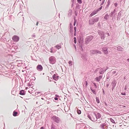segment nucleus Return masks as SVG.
Here are the masks:
<instances>
[{"instance_id": "1", "label": "nucleus", "mask_w": 129, "mask_h": 129, "mask_svg": "<svg viewBox=\"0 0 129 129\" xmlns=\"http://www.w3.org/2000/svg\"><path fill=\"white\" fill-rule=\"evenodd\" d=\"M96 116V114L95 113H94L92 115H87L88 118L92 121H95L97 120Z\"/></svg>"}, {"instance_id": "2", "label": "nucleus", "mask_w": 129, "mask_h": 129, "mask_svg": "<svg viewBox=\"0 0 129 129\" xmlns=\"http://www.w3.org/2000/svg\"><path fill=\"white\" fill-rule=\"evenodd\" d=\"M99 17L96 18H93L92 19L89 20V24L93 25L96 22H98L99 20Z\"/></svg>"}, {"instance_id": "3", "label": "nucleus", "mask_w": 129, "mask_h": 129, "mask_svg": "<svg viewBox=\"0 0 129 129\" xmlns=\"http://www.w3.org/2000/svg\"><path fill=\"white\" fill-rule=\"evenodd\" d=\"M51 119L56 123H58L60 121V119L58 117L54 115L52 116Z\"/></svg>"}, {"instance_id": "4", "label": "nucleus", "mask_w": 129, "mask_h": 129, "mask_svg": "<svg viewBox=\"0 0 129 129\" xmlns=\"http://www.w3.org/2000/svg\"><path fill=\"white\" fill-rule=\"evenodd\" d=\"M49 63L52 64H54L56 62L55 57L53 56H51L49 58Z\"/></svg>"}, {"instance_id": "5", "label": "nucleus", "mask_w": 129, "mask_h": 129, "mask_svg": "<svg viewBox=\"0 0 129 129\" xmlns=\"http://www.w3.org/2000/svg\"><path fill=\"white\" fill-rule=\"evenodd\" d=\"M93 36H90L86 37L85 39V42L86 44H87L93 38Z\"/></svg>"}, {"instance_id": "6", "label": "nucleus", "mask_w": 129, "mask_h": 129, "mask_svg": "<svg viewBox=\"0 0 129 129\" xmlns=\"http://www.w3.org/2000/svg\"><path fill=\"white\" fill-rule=\"evenodd\" d=\"M98 34L100 36L102 39H104L105 36V33L103 31L99 30L98 31Z\"/></svg>"}, {"instance_id": "7", "label": "nucleus", "mask_w": 129, "mask_h": 129, "mask_svg": "<svg viewBox=\"0 0 129 129\" xmlns=\"http://www.w3.org/2000/svg\"><path fill=\"white\" fill-rule=\"evenodd\" d=\"M109 123L107 121H105L104 123L101 124L100 127L102 129H105V127H108V124Z\"/></svg>"}, {"instance_id": "8", "label": "nucleus", "mask_w": 129, "mask_h": 129, "mask_svg": "<svg viewBox=\"0 0 129 129\" xmlns=\"http://www.w3.org/2000/svg\"><path fill=\"white\" fill-rule=\"evenodd\" d=\"M78 45L79 47L80 48V50L82 51H83V49L82 47V45L83 42V41L81 39H80L78 40Z\"/></svg>"}, {"instance_id": "9", "label": "nucleus", "mask_w": 129, "mask_h": 129, "mask_svg": "<svg viewBox=\"0 0 129 129\" xmlns=\"http://www.w3.org/2000/svg\"><path fill=\"white\" fill-rule=\"evenodd\" d=\"M12 39L14 42H17L19 40V38L17 35H14L12 37Z\"/></svg>"}, {"instance_id": "10", "label": "nucleus", "mask_w": 129, "mask_h": 129, "mask_svg": "<svg viewBox=\"0 0 129 129\" xmlns=\"http://www.w3.org/2000/svg\"><path fill=\"white\" fill-rule=\"evenodd\" d=\"M91 53L93 54H101V52L99 50H92L90 51Z\"/></svg>"}, {"instance_id": "11", "label": "nucleus", "mask_w": 129, "mask_h": 129, "mask_svg": "<svg viewBox=\"0 0 129 129\" xmlns=\"http://www.w3.org/2000/svg\"><path fill=\"white\" fill-rule=\"evenodd\" d=\"M116 11L115 9H114L113 11H112L111 13L110 14V16L111 17H113L112 18V19H113V18H114L115 17V16L116 15H115V13L116 12Z\"/></svg>"}, {"instance_id": "12", "label": "nucleus", "mask_w": 129, "mask_h": 129, "mask_svg": "<svg viewBox=\"0 0 129 129\" xmlns=\"http://www.w3.org/2000/svg\"><path fill=\"white\" fill-rule=\"evenodd\" d=\"M116 81L115 80H114L112 82V90H113L115 88V87L116 86Z\"/></svg>"}, {"instance_id": "13", "label": "nucleus", "mask_w": 129, "mask_h": 129, "mask_svg": "<svg viewBox=\"0 0 129 129\" xmlns=\"http://www.w3.org/2000/svg\"><path fill=\"white\" fill-rule=\"evenodd\" d=\"M37 70L39 71H41L43 70V67L41 64H38L37 67Z\"/></svg>"}, {"instance_id": "14", "label": "nucleus", "mask_w": 129, "mask_h": 129, "mask_svg": "<svg viewBox=\"0 0 129 129\" xmlns=\"http://www.w3.org/2000/svg\"><path fill=\"white\" fill-rule=\"evenodd\" d=\"M57 75V74H54L52 77L53 79L55 81H57L58 79L59 76Z\"/></svg>"}, {"instance_id": "15", "label": "nucleus", "mask_w": 129, "mask_h": 129, "mask_svg": "<svg viewBox=\"0 0 129 129\" xmlns=\"http://www.w3.org/2000/svg\"><path fill=\"white\" fill-rule=\"evenodd\" d=\"M102 50L104 53L105 54H108V48L107 47H104L102 48Z\"/></svg>"}, {"instance_id": "16", "label": "nucleus", "mask_w": 129, "mask_h": 129, "mask_svg": "<svg viewBox=\"0 0 129 129\" xmlns=\"http://www.w3.org/2000/svg\"><path fill=\"white\" fill-rule=\"evenodd\" d=\"M98 12L97 10H94L90 14L89 17H91L93 15H94L95 14H96Z\"/></svg>"}, {"instance_id": "17", "label": "nucleus", "mask_w": 129, "mask_h": 129, "mask_svg": "<svg viewBox=\"0 0 129 129\" xmlns=\"http://www.w3.org/2000/svg\"><path fill=\"white\" fill-rule=\"evenodd\" d=\"M103 77L102 75H101L98 77H96L95 78V79L96 81L99 82L100 80L102 79Z\"/></svg>"}, {"instance_id": "18", "label": "nucleus", "mask_w": 129, "mask_h": 129, "mask_svg": "<svg viewBox=\"0 0 129 129\" xmlns=\"http://www.w3.org/2000/svg\"><path fill=\"white\" fill-rule=\"evenodd\" d=\"M117 50L119 51H123L124 49L120 46H118L117 47Z\"/></svg>"}, {"instance_id": "19", "label": "nucleus", "mask_w": 129, "mask_h": 129, "mask_svg": "<svg viewBox=\"0 0 129 129\" xmlns=\"http://www.w3.org/2000/svg\"><path fill=\"white\" fill-rule=\"evenodd\" d=\"M19 94L21 95H25V91L23 90H21L20 91Z\"/></svg>"}, {"instance_id": "20", "label": "nucleus", "mask_w": 129, "mask_h": 129, "mask_svg": "<svg viewBox=\"0 0 129 129\" xmlns=\"http://www.w3.org/2000/svg\"><path fill=\"white\" fill-rule=\"evenodd\" d=\"M70 32L71 34H73V26L72 25V24L70 23Z\"/></svg>"}, {"instance_id": "21", "label": "nucleus", "mask_w": 129, "mask_h": 129, "mask_svg": "<svg viewBox=\"0 0 129 129\" xmlns=\"http://www.w3.org/2000/svg\"><path fill=\"white\" fill-rule=\"evenodd\" d=\"M106 72V70L103 68H101L100 70V71H99V73L100 74H103Z\"/></svg>"}, {"instance_id": "22", "label": "nucleus", "mask_w": 129, "mask_h": 129, "mask_svg": "<svg viewBox=\"0 0 129 129\" xmlns=\"http://www.w3.org/2000/svg\"><path fill=\"white\" fill-rule=\"evenodd\" d=\"M81 57L84 60H87L86 56L85 54H82L81 55Z\"/></svg>"}, {"instance_id": "23", "label": "nucleus", "mask_w": 129, "mask_h": 129, "mask_svg": "<svg viewBox=\"0 0 129 129\" xmlns=\"http://www.w3.org/2000/svg\"><path fill=\"white\" fill-rule=\"evenodd\" d=\"M72 13V10L71 9H70L68 11V16L69 17H70Z\"/></svg>"}, {"instance_id": "24", "label": "nucleus", "mask_w": 129, "mask_h": 129, "mask_svg": "<svg viewBox=\"0 0 129 129\" xmlns=\"http://www.w3.org/2000/svg\"><path fill=\"white\" fill-rule=\"evenodd\" d=\"M61 45H60L59 44H57L55 46H54V47H55L56 48L59 49H60L61 48Z\"/></svg>"}, {"instance_id": "25", "label": "nucleus", "mask_w": 129, "mask_h": 129, "mask_svg": "<svg viewBox=\"0 0 129 129\" xmlns=\"http://www.w3.org/2000/svg\"><path fill=\"white\" fill-rule=\"evenodd\" d=\"M101 117V115L99 113H98L97 115L96 114V119H99Z\"/></svg>"}, {"instance_id": "26", "label": "nucleus", "mask_w": 129, "mask_h": 129, "mask_svg": "<svg viewBox=\"0 0 129 129\" xmlns=\"http://www.w3.org/2000/svg\"><path fill=\"white\" fill-rule=\"evenodd\" d=\"M18 113L17 112L14 111H13V116H17Z\"/></svg>"}, {"instance_id": "27", "label": "nucleus", "mask_w": 129, "mask_h": 129, "mask_svg": "<svg viewBox=\"0 0 129 129\" xmlns=\"http://www.w3.org/2000/svg\"><path fill=\"white\" fill-rule=\"evenodd\" d=\"M90 89L91 91L95 95H96V92L95 90L93 89L91 87H90Z\"/></svg>"}, {"instance_id": "28", "label": "nucleus", "mask_w": 129, "mask_h": 129, "mask_svg": "<svg viewBox=\"0 0 129 129\" xmlns=\"http://www.w3.org/2000/svg\"><path fill=\"white\" fill-rule=\"evenodd\" d=\"M110 4V0H108L107 2V4L106 5V8H107L109 7Z\"/></svg>"}, {"instance_id": "29", "label": "nucleus", "mask_w": 129, "mask_h": 129, "mask_svg": "<svg viewBox=\"0 0 129 129\" xmlns=\"http://www.w3.org/2000/svg\"><path fill=\"white\" fill-rule=\"evenodd\" d=\"M96 101L97 103L98 104H99L100 103V100L99 98L97 97H96Z\"/></svg>"}, {"instance_id": "30", "label": "nucleus", "mask_w": 129, "mask_h": 129, "mask_svg": "<svg viewBox=\"0 0 129 129\" xmlns=\"http://www.w3.org/2000/svg\"><path fill=\"white\" fill-rule=\"evenodd\" d=\"M74 22L73 24V25L74 26H75L76 24V22L77 21V20H76V17H74Z\"/></svg>"}, {"instance_id": "31", "label": "nucleus", "mask_w": 129, "mask_h": 129, "mask_svg": "<svg viewBox=\"0 0 129 129\" xmlns=\"http://www.w3.org/2000/svg\"><path fill=\"white\" fill-rule=\"evenodd\" d=\"M103 8V6H101L100 7L98 8L97 9H96L97 10L98 12L99 11H100Z\"/></svg>"}, {"instance_id": "32", "label": "nucleus", "mask_w": 129, "mask_h": 129, "mask_svg": "<svg viewBox=\"0 0 129 129\" xmlns=\"http://www.w3.org/2000/svg\"><path fill=\"white\" fill-rule=\"evenodd\" d=\"M110 121L112 123H115V121H114V120L112 118H110Z\"/></svg>"}, {"instance_id": "33", "label": "nucleus", "mask_w": 129, "mask_h": 129, "mask_svg": "<svg viewBox=\"0 0 129 129\" xmlns=\"http://www.w3.org/2000/svg\"><path fill=\"white\" fill-rule=\"evenodd\" d=\"M77 112L79 114H80L81 113V111L80 110L78 109L77 111Z\"/></svg>"}, {"instance_id": "34", "label": "nucleus", "mask_w": 129, "mask_h": 129, "mask_svg": "<svg viewBox=\"0 0 129 129\" xmlns=\"http://www.w3.org/2000/svg\"><path fill=\"white\" fill-rule=\"evenodd\" d=\"M109 17L107 16H105L104 17V19L106 20H107L109 18Z\"/></svg>"}, {"instance_id": "35", "label": "nucleus", "mask_w": 129, "mask_h": 129, "mask_svg": "<svg viewBox=\"0 0 129 129\" xmlns=\"http://www.w3.org/2000/svg\"><path fill=\"white\" fill-rule=\"evenodd\" d=\"M51 129H56L55 126L54 125H52Z\"/></svg>"}, {"instance_id": "36", "label": "nucleus", "mask_w": 129, "mask_h": 129, "mask_svg": "<svg viewBox=\"0 0 129 129\" xmlns=\"http://www.w3.org/2000/svg\"><path fill=\"white\" fill-rule=\"evenodd\" d=\"M122 13V12L121 11H120L118 14L117 16V17H118V16H120L121 14V13Z\"/></svg>"}, {"instance_id": "37", "label": "nucleus", "mask_w": 129, "mask_h": 129, "mask_svg": "<svg viewBox=\"0 0 129 129\" xmlns=\"http://www.w3.org/2000/svg\"><path fill=\"white\" fill-rule=\"evenodd\" d=\"M53 49V47H52L50 49V52L52 53H54V51H53L52 50Z\"/></svg>"}, {"instance_id": "38", "label": "nucleus", "mask_w": 129, "mask_h": 129, "mask_svg": "<svg viewBox=\"0 0 129 129\" xmlns=\"http://www.w3.org/2000/svg\"><path fill=\"white\" fill-rule=\"evenodd\" d=\"M92 83H93V85L94 86L95 88H97V86L96 83L94 82H93Z\"/></svg>"}, {"instance_id": "39", "label": "nucleus", "mask_w": 129, "mask_h": 129, "mask_svg": "<svg viewBox=\"0 0 129 129\" xmlns=\"http://www.w3.org/2000/svg\"><path fill=\"white\" fill-rule=\"evenodd\" d=\"M77 2L79 4H81L82 3V1L81 0H77Z\"/></svg>"}, {"instance_id": "40", "label": "nucleus", "mask_w": 129, "mask_h": 129, "mask_svg": "<svg viewBox=\"0 0 129 129\" xmlns=\"http://www.w3.org/2000/svg\"><path fill=\"white\" fill-rule=\"evenodd\" d=\"M100 69L99 68H97L96 69V70H95V71H94V73H97L99 69Z\"/></svg>"}, {"instance_id": "41", "label": "nucleus", "mask_w": 129, "mask_h": 129, "mask_svg": "<svg viewBox=\"0 0 129 129\" xmlns=\"http://www.w3.org/2000/svg\"><path fill=\"white\" fill-rule=\"evenodd\" d=\"M74 42L75 44H76V38L75 37H74Z\"/></svg>"}, {"instance_id": "42", "label": "nucleus", "mask_w": 129, "mask_h": 129, "mask_svg": "<svg viewBox=\"0 0 129 129\" xmlns=\"http://www.w3.org/2000/svg\"><path fill=\"white\" fill-rule=\"evenodd\" d=\"M105 1V0H103L102 1V2L101 4H100V6H101L103 5Z\"/></svg>"}, {"instance_id": "43", "label": "nucleus", "mask_w": 129, "mask_h": 129, "mask_svg": "<svg viewBox=\"0 0 129 129\" xmlns=\"http://www.w3.org/2000/svg\"><path fill=\"white\" fill-rule=\"evenodd\" d=\"M68 63L71 65L72 64V62L70 60L69 61Z\"/></svg>"}, {"instance_id": "44", "label": "nucleus", "mask_w": 129, "mask_h": 129, "mask_svg": "<svg viewBox=\"0 0 129 129\" xmlns=\"http://www.w3.org/2000/svg\"><path fill=\"white\" fill-rule=\"evenodd\" d=\"M110 77V76L109 75V74H107L106 77L107 79H108Z\"/></svg>"}, {"instance_id": "45", "label": "nucleus", "mask_w": 129, "mask_h": 129, "mask_svg": "<svg viewBox=\"0 0 129 129\" xmlns=\"http://www.w3.org/2000/svg\"><path fill=\"white\" fill-rule=\"evenodd\" d=\"M121 94L122 95H126V93L125 92H121Z\"/></svg>"}, {"instance_id": "46", "label": "nucleus", "mask_w": 129, "mask_h": 129, "mask_svg": "<svg viewBox=\"0 0 129 129\" xmlns=\"http://www.w3.org/2000/svg\"><path fill=\"white\" fill-rule=\"evenodd\" d=\"M118 5V4L117 3H115L114 4V5L115 6V7H116Z\"/></svg>"}, {"instance_id": "47", "label": "nucleus", "mask_w": 129, "mask_h": 129, "mask_svg": "<svg viewBox=\"0 0 129 129\" xmlns=\"http://www.w3.org/2000/svg\"><path fill=\"white\" fill-rule=\"evenodd\" d=\"M103 92V95H105V92L104 89L103 88H102V89Z\"/></svg>"}, {"instance_id": "48", "label": "nucleus", "mask_w": 129, "mask_h": 129, "mask_svg": "<svg viewBox=\"0 0 129 129\" xmlns=\"http://www.w3.org/2000/svg\"><path fill=\"white\" fill-rule=\"evenodd\" d=\"M55 97L58 98L59 97V96L58 95L56 94L55 95Z\"/></svg>"}, {"instance_id": "49", "label": "nucleus", "mask_w": 129, "mask_h": 129, "mask_svg": "<svg viewBox=\"0 0 129 129\" xmlns=\"http://www.w3.org/2000/svg\"><path fill=\"white\" fill-rule=\"evenodd\" d=\"M52 50H53V51H54V53H55V52H56V50L55 49V48H53V47Z\"/></svg>"}, {"instance_id": "50", "label": "nucleus", "mask_w": 129, "mask_h": 129, "mask_svg": "<svg viewBox=\"0 0 129 129\" xmlns=\"http://www.w3.org/2000/svg\"><path fill=\"white\" fill-rule=\"evenodd\" d=\"M89 126L88 125L86 124L85 126V127L86 128H89Z\"/></svg>"}, {"instance_id": "51", "label": "nucleus", "mask_w": 129, "mask_h": 129, "mask_svg": "<svg viewBox=\"0 0 129 129\" xmlns=\"http://www.w3.org/2000/svg\"><path fill=\"white\" fill-rule=\"evenodd\" d=\"M85 85L86 87H87L88 85V83L87 81H85Z\"/></svg>"}, {"instance_id": "52", "label": "nucleus", "mask_w": 129, "mask_h": 129, "mask_svg": "<svg viewBox=\"0 0 129 129\" xmlns=\"http://www.w3.org/2000/svg\"><path fill=\"white\" fill-rule=\"evenodd\" d=\"M14 48L15 49H18V47L17 46H15Z\"/></svg>"}, {"instance_id": "53", "label": "nucleus", "mask_w": 129, "mask_h": 129, "mask_svg": "<svg viewBox=\"0 0 129 129\" xmlns=\"http://www.w3.org/2000/svg\"><path fill=\"white\" fill-rule=\"evenodd\" d=\"M58 98L56 97H55L54 98V99L55 100H58Z\"/></svg>"}, {"instance_id": "54", "label": "nucleus", "mask_w": 129, "mask_h": 129, "mask_svg": "<svg viewBox=\"0 0 129 129\" xmlns=\"http://www.w3.org/2000/svg\"><path fill=\"white\" fill-rule=\"evenodd\" d=\"M76 8L78 9H79L80 8L79 5H77L76 6Z\"/></svg>"}, {"instance_id": "55", "label": "nucleus", "mask_w": 129, "mask_h": 129, "mask_svg": "<svg viewBox=\"0 0 129 129\" xmlns=\"http://www.w3.org/2000/svg\"><path fill=\"white\" fill-rule=\"evenodd\" d=\"M74 32H76V26H75L74 27Z\"/></svg>"}, {"instance_id": "56", "label": "nucleus", "mask_w": 129, "mask_h": 129, "mask_svg": "<svg viewBox=\"0 0 129 129\" xmlns=\"http://www.w3.org/2000/svg\"><path fill=\"white\" fill-rule=\"evenodd\" d=\"M105 16H110V15H108V14H107V13H106L105 14Z\"/></svg>"}, {"instance_id": "57", "label": "nucleus", "mask_w": 129, "mask_h": 129, "mask_svg": "<svg viewBox=\"0 0 129 129\" xmlns=\"http://www.w3.org/2000/svg\"><path fill=\"white\" fill-rule=\"evenodd\" d=\"M31 86V84H30V83H28V84H27V86Z\"/></svg>"}, {"instance_id": "58", "label": "nucleus", "mask_w": 129, "mask_h": 129, "mask_svg": "<svg viewBox=\"0 0 129 129\" xmlns=\"http://www.w3.org/2000/svg\"><path fill=\"white\" fill-rule=\"evenodd\" d=\"M104 104H105V106H108V105H107V103H106V102H104Z\"/></svg>"}, {"instance_id": "59", "label": "nucleus", "mask_w": 129, "mask_h": 129, "mask_svg": "<svg viewBox=\"0 0 129 129\" xmlns=\"http://www.w3.org/2000/svg\"><path fill=\"white\" fill-rule=\"evenodd\" d=\"M127 89V86H125V87H124V89L125 90L126 89Z\"/></svg>"}, {"instance_id": "60", "label": "nucleus", "mask_w": 129, "mask_h": 129, "mask_svg": "<svg viewBox=\"0 0 129 129\" xmlns=\"http://www.w3.org/2000/svg\"><path fill=\"white\" fill-rule=\"evenodd\" d=\"M116 72L115 71H114L112 73L113 74H115Z\"/></svg>"}, {"instance_id": "61", "label": "nucleus", "mask_w": 129, "mask_h": 129, "mask_svg": "<svg viewBox=\"0 0 129 129\" xmlns=\"http://www.w3.org/2000/svg\"><path fill=\"white\" fill-rule=\"evenodd\" d=\"M46 78V79H48L49 80V79H50L49 77V76H47Z\"/></svg>"}, {"instance_id": "62", "label": "nucleus", "mask_w": 129, "mask_h": 129, "mask_svg": "<svg viewBox=\"0 0 129 129\" xmlns=\"http://www.w3.org/2000/svg\"><path fill=\"white\" fill-rule=\"evenodd\" d=\"M40 129H45L44 126H42Z\"/></svg>"}, {"instance_id": "63", "label": "nucleus", "mask_w": 129, "mask_h": 129, "mask_svg": "<svg viewBox=\"0 0 129 129\" xmlns=\"http://www.w3.org/2000/svg\"><path fill=\"white\" fill-rule=\"evenodd\" d=\"M109 68L108 67H106V69L105 70H106V71Z\"/></svg>"}, {"instance_id": "64", "label": "nucleus", "mask_w": 129, "mask_h": 129, "mask_svg": "<svg viewBox=\"0 0 129 129\" xmlns=\"http://www.w3.org/2000/svg\"><path fill=\"white\" fill-rule=\"evenodd\" d=\"M74 6L73 2V3L71 5V7H73Z\"/></svg>"}]
</instances>
